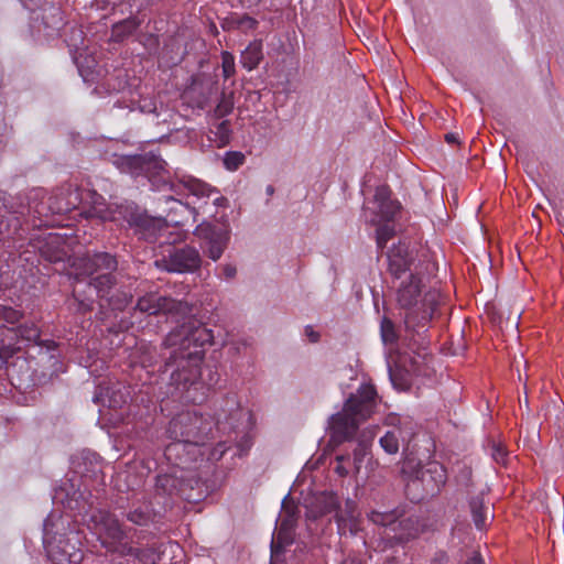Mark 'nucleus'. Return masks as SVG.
Wrapping results in <instances>:
<instances>
[{"label":"nucleus","instance_id":"nucleus-29","mask_svg":"<svg viewBox=\"0 0 564 564\" xmlns=\"http://www.w3.org/2000/svg\"><path fill=\"white\" fill-rule=\"evenodd\" d=\"M455 482L459 490L470 494L474 485L471 467L465 463H457L455 466Z\"/></svg>","mask_w":564,"mask_h":564},{"label":"nucleus","instance_id":"nucleus-11","mask_svg":"<svg viewBox=\"0 0 564 564\" xmlns=\"http://www.w3.org/2000/svg\"><path fill=\"white\" fill-rule=\"evenodd\" d=\"M101 215L102 221H126L140 238L148 241H154L166 226L162 218L151 217L129 202L107 205L106 213Z\"/></svg>","mask_w":564,"mask_h":564},{"label":"nucleus","instance_id":"nucleus-27","mask_svg":"<svg viewBox=\"0 0 564 564\" xmlns=\"http://www.w3.org/2000/svg\"><path fill=\"white\" fill-rule=\"evenodd\" d=\"M388 259L389 270L397 278H401V275L409 270V261L406 258V252L403 248L391 250L388 253Z\"/></svg>","mask_w":564,"mask_h":564},{"label":"nucleus","instance_id":"nucleus-50","mask_svg":"<svg viewBox=\"0 0 564 564\" xmlns=\"http://www.w3.org/2000/svg\"><path fill=\"white\" fill-rule=\"evenodd\" d=\"M445 140L448 142V143H455L457 142V135L454 134V133H447L445 135Z\"/></svg>","mask_w":564,"mask_h":564},{"label":"nucleus","instance_id":"nucleus-3","mask_svg":"<svg viewBox=\"0 0 564 564\" xmlns=\"http://www.w3.org/2000/svg\"><path fill=\"white\" fill-rule=\"evenodd\" d=\"M181 185L189 195L196 197L197 200L193 203L197 206L194 208L204 215L217 218L218 208L228 207V199L220 195L217 188L197 178H184ZM216 220V224L203 221L194 230V236L199 239L204 253L213 261L220 259L230 240V226L226 215H221L219 220Z\"/></svg>","mask_w":564,"mask_h":564},{"label":"nucleus","instance_id":"nucleus-40","mask_svg":"<svg viewBox=\"0 0 564 564\" xmlns=\"http://www.w3.org/2000/svg\"><path fill=\"white\" fill-rule=\"evenodd\" d=\"M366 454H367V444L365 442H361L354 449V458H352V460L350 459V464L354 466V469L356 473L359 471V469L361 467V463H362Z\"/></svg>","mask_w":564,"mask_h":564},{"label":"nucleus","instance_id":"nucleus-8","mask_svg":"<svg viewBox=\"0 0 564 564\" xmlns=\"http://www.w3.org/2000/svg\"><path fill=\"white\" fill-rule=\"evenodd\" d=\"M368 518L373 524L383 528L380 538L373 542L375 551L383 552L397 543L409 541L419 532L417 521L411 517L405 518L401 509L371 511Z\"/></svg>","mask_w":564,"mask_h":564},{"label":"nucleus","instance_id":"nucleus-28","mask_svg":"<svg viewBox=\"0 0 564 564\" xmlns=\"http://www.w3.org/2000/svg\"><path fill=\"white\" fill-rule=\"evenodd\" d=\"M258 21L248 14H232L224 20L223 28L226 30H241L249 31L256 29Z\"/></svg>","mask_w":564,"mask_h":564},{"label":"nucleus","instance_id":"nucleus-20","mask_svg":"<svg viewBox=\"0 0 564 564\" xmlns=\"http://www.w3.org/2000/svg\"><path fill=\"white\" fill-rule=\"evenodd\" d=\"M446 481V468L437 462H430L416 471L415 478L412 479L411 484L416 485L420 482L427 496H435L440 494Z\"/></svg>","mask_w":564,"mask_h":564},{"label":"nucleus","instance_id":"nucleus-45","mask_svg":"<svg viewBox=\"0 0 564 564\" xmlns=\"http://www.w3.org/2000/svg\"><path fill=\"white\" fill-rule=\"evenodd\" d=\"M237 269L234 264L227 263L223 267V275L226 280H231L236 276Z\"/></svg>","mask_w":564,"mask_h":564},{"label":"nucleus","instance_id":"nucleus-35","mask_svg":"<svg viewBox=\"0 0 564 564\" xmlns=\"http://www.w3.org/2000/svg\"><path fill=\"white\" fill-rule=\"evenodd\" d=\"M381 338L384 344H395L398 340V334L394 326V323L388 318L383 317L380 325Z\"/></svg>","mask_w":564,"mask_h":564},{"label":"nucleus","instance_id":"nucleus-48","mask_svg":"<svg viewBox=\"0 0 564 564\" xmlns=\"http://www.w3.org/2000/svg\"><path fill=\"white\" fill-rule=\"evenodd\" d=\"M141 362H142L143 367H145V368H148V367L154 368V366L156 364V361L152 360L150 352H144V355L142 356Z\"/></svg>","mask_w":564,"mask_h":564},{"label":"nucleus","instance_id":"nucleus-36","mask_svg":"<svg viewBox=\"0 0 564 564\" xmlns=\"http://www.w3.org/2000/svg\"><path fill=\"white\" fill-rule=\"evenodd\" d=\"M210 132L215 134L218 147L227 145L231 134L230 122L228 120L220 121L215 126V130Z\"/></svg>","mask_w":564,"mask_h":564},{"label":"nucleus","instance_id":"nucleus-13","mask_svg":"<svg viewBox=\"0 0 564 564\" xmlns=\"http://www.w3.org/2000/svg\"><path fill=\"white\" fill-rule=\"evenodd\" d=\"M175 467L170 471L159 474L155 478V494L162 497H178L187 501L196 500L192 491L198 485V480L194 478L183 463L172 459Z\"/></svg>","mask_w":564,"mask_h":564},{"label":"nucleus","instance_id":"nucleus-41","mask_svg":"<svg viewBox=\"0 0 564 564\" xmlns=\"http://www.w3.org/2000/svg\"><path fill=\"white\" fill-rule=\"evenodd\" d=\"M221 57H223L221 67H223L224 77L230 78L235 74V58L228 52H224Z\"/></svg>","mask_w":564,"mask_h":564},{"label":"nucleus","instance_id":"nucleus-33","mask_svg":"<svg viewBox=\"0 0 564 564\" xmlns=\"http://www.w3.org/2000/svg\"><path fill=\"white\" fill-rule=\"evenodd\" d=\"M376 230V242L380 250H383L387 242L394 236V228L390 223H380Z\"/></svg>","mask_w":564,"mask_h":564},{"label":"nucleus","instance_id":"nucleus-49","mask_svg":"<svg viewBox=\"0 0 564 564\" xmlns=\"http://www.w3.org/2000/svg\"><path fill=\"white\" fill-rule=\"evenodd\" d=\"M466 564H485L479 553L474 552L473 555L467 560Z\"/></svg>","mask_w":564,"mask_h":564},{"label":"nucleus","instance_id":"nucleus-19","mask_svg":"<svg viewBox=\"0 0 564 564\" xmlns=\"http://www.w3.org/2000/svg\"><path fill=\"white\" fill-rule=\"evenodd\" d=\"M335 511V520L340 535H357L360 531V522L357 514V505L354 500L347 499L344 508L338 503L335 496L327 498L325 512Z\"/></svg>","mask_w":564,"mask_h":564},{"label":"nucleus","instance_id":"nucleus-18","mask_svg":"<svg viewBox=\"0 0 564 564\" xmlns=\"http://www.w3.org/2000/svg\"><path fill=\"white\" fill-rule=\"evenodd\" d=\"M162 264L169 272L192 273L200 268L202 257L195 247H175L162 259Z\"/></svg>","mask_w":564,"mask_h":564},{"label":"nucleus","instance_id":"nucleus-21","mask_svg":"<svg viewBox=\"0 0 564 564\" xmlns=\"http://www.w3.org/2000/svg\"><path fill=\"white\" fill-rule=\"evenodd\" d=\"M416 433V425L410 419H399V426L386 432L380 437V445L388 454H397L400 448V443H409Z\"/></svg>","mask_w":564,"mask_h":564},{"label":"nucleus","instance_id":"nucleus-52","mask_svg":"<svg viewBox=\"0 0 564 564\" xmlns=\"http://www.w3.org/2000/svg\"><path fill=\"white\" fill-rule=\"evenodd\" d=\"M389 376H390V379H391L393 386H397V383H395V376L392 372L391 368H389Z\"/></svg>","mask_w":564,"mask_h":564},{"label":"nucleus","instance_id":"nucleus-2","mask_svg":"<svg viewBox=\"0 0 564 564\" xmlns=\"http://www.w3.org/2000/svg\"><path fill=\"white\" fill-rule=\"evenodd\" d=\"M55 213L48 193L33 188L26 195V203L20 197L0 196V241L8 247L22 248L28 239V227L22 219L31 221L33 228L54 227Z\"/></svg>","mask_w":564,"mask_h":564},{"label":"nucleus","instance_id":"nucleus-32","mask_svg":"<svg viewBox=\"0 0 564 564\" xmlns=\"http://www.w3.org/2000/svg\"><path fill=\"white\" fill-rule=\"evenodd\" d=\"M232 109H234L232 93H230V94L223 93L212 116L215 119H221V118L228 116L229 113H231Z\"/></svg>","mask_w":564,"mask_h":564},{"label":"nucleus","instance_id":"nucleus-24","mask_svg":"<svg viewBox=\"0 0 564 564\" xmlns=\"http://www.w3.org/2000/svg\"><path fill=\"white\" fill-rule=\"evenodd\" d=\"M42 256L50 262H62L68 254L63 239L57 234H48L45 242L39 247Z\"/></svg>","mask_w":564,"mask_h":564},{"label":"nucleus","instance_id":"nucleus-5","mask_svg":"<svg viewBox=\"0 0 564 564\" xmlns=\"http://www.w3.org/2000/svg\"><path fill=\"white\" fill-rule=\"evenodd\" d=\"M167 436L173 442L164 451L169 460L175 459L186 463L181 452H187L191 459L196 456L199 446L214 438L215 423L212 415H204L196 411H183L176 414L169 423Z\"/></svg>","mask_w":564,"mask_h":564},{"label":"nucleus","instance_id":"nucleus-23","mask_svg":"<svg viewBox=\"0 0 564 564\" xmlns=\"http://www.w3.org/2000/svg\"><path fill=\"white\" fill-rule=\"evenodd\" d=\"M53 500L56 503H62L65 509L82 513V510L85 508V500L83 494L75 489V486L67 481H64L56 490L53 496Z\"/></svg>","mask_w":564,"mask_h":564},{"label":"nucleus","instance_id":"nucleus-26","mask_svg":"<svg viewBox=\"0 0 564 564\" xmlns=\"http://www.w3.org/2000/svg\"><path fill=\"white\" fill-rule=\"evenodd\" d=\"M262 58V43L253 41L241 52L240 64L243 68L252 70L258 67Z\"/></svg>","mask_w":564,"mask_h":564},{"label":"nucleus","instance_id":"nucleus-42","mask_svg":"<svg viewBox=\"0 0 564 564\" xmlns=\"http://www.w3.org/2000/svg\"><path fill=\"white\" fill-rule=\"evenodd\" d=\"M132 23L129 21L116 24L112 30V36L119 41L132 32Z\"/></svg>","mask_w":564,"mask_h":564},{"label":"nucleus","instance_id":"nucleus-30","mask_svg":"<svg viewBox=\"0 0 564 564\" xmlns=\"http://www.w3.org/2000/svg\"><path fill=\"white\" fill-rule=\"evenodd\" d=\"M128 521L137 524V525H147L149 524L153 518L154 513L150 506L142 505L133 507L128 513H127Z\"/></svg>","mask_w":564,"mask_h":564},{"label":"nucleus","instance_id":"nucleus-55","mask_svg":"<svg viewBox=\"0 0 564 564\" xmlns=\"http://www.w3.org/2000/svg\"><path fill=\"white\" fill-rule=\"evenodd\" d=\"M345 564H359V563L351 561V562L345 563Z\"/></svg>","mask_w":564,"mask_h":564},{"label":"nucleus","instance_id":"nucleus-16","mask_svg":"<svg viewBox=\"0 0 564 564\" xmlns=\"http://www.w3.org/2000/svg\"><path fill=\"white\" fill-rule=\"evenodd\" d=\"M372 206L364 209V217L371 225L380 223H391L400 210V204L391 199L390 191L387 186H379L376 189Z\"/></svg>","mask_w":564,"mask_h":564},{"label":"nucleus","instance_id":"nucleus-6","mask_svg":"<svg viewBox=\"0 0 564 564\" xmlns=\"http://www.w3.org/2000/svg\"><path fill=\"white\" fill-rule=\"evenodd\" d=\"M377 404V391L372 384H361L345 403L343 412L332 415L329 421L330 441L340 444L352 438L359 422L366 420Z\"/></svg>","mask_w":564,"mask_h":564},{"label":"nucleus","instance_id":"nucleus-53","mask_svg":"<svg viewBox=\"0 0 564 564\" xmlns=\"http://www.w3.org/2000/svg\"><path fill=\"white\" fill-rule=\"evenodd\" d=\"M265 192L268 195H272L274 193V187L272 185H268Z\"/></svg>","mask_w":564,"mask_h":564},{"label":"nucleus","instance_id":"nucleus-1","mask_svg":"<svg viewBox=\"0 0 564 564\" xmlns=\"http://www.w3.org/2000/svg\"><path fill=\"white\" fill-rule=\"evenodd\" d=\"M213 330L196 319L178 325L172 329L162 343L161 361L158 371L162 379H169L170 394L186 402H195L196 390L200 384L204 346L212 344Z\"/></svg>","mask_w":564,"mask_h":564},{"label":"nucleus","instance_id":"nucleus-25","mask_svg":"<svg viewBox=\"0 0 564 564\" xmlns=\"http://www.w3.org/2000/svg\"><path fill=\"white\" fill-rule=\"evenodd\" d=\"M470 514L475 527L482 531L488 527L489 520L494 518L489 508L485 505L484 494L471 496L468 501Z\"/></svg>","mask_w":564,"mask_h":564},{"label":"nucleus","instance_id":"nucleus-44","mask_svg":"<svg viewBox=\"0 0 564 564\" xmlns=\"http://www.w3.org/2000/svg\"><path fill=\"white\" fill-rule=\"evenodd\" d=\"M336 460H337V466L335 468L336 473L341 476V477H345L349 474L350 469L347 465H351L350 464V456H344V455H339L336 457Z\"/></svg>","mask_w":564,"mask_h":564},{"label":"nucleus","instance_id":"nucleus-14","mask_svg":"<svg viewBox=\"0 0 564 564\" xmlns=\"http://www.w3.org/2000/svg\"><path fill=\"white\" fill-rule=\"evenodd\" d=\"M135 310L149 315L164 314L180 325L189 322V319H195L193 317V308L187 302L162 296L156 293H148L139 297Z\"/></svg>","mask_w":564,"mask_h":564},{"label":"nucleus","instance_id":"nucleus-22","mask_svg":"<svg viewBox=\"0 0 564 564\" xmlns=\"http://www.w3.org/2000/svg\"><path fill=\"white\" fill-rule=\"evenodd\" d=\"M167 549L174 552V549H180V545L177 543H160L143 549L131 545V551L124 552V554L132 558L133 564H166L164 554Z\"/></svg>","mask_w":564,"mask_h":564},{"label":"nucleus","instance_id":"nucleus-37","mask_svg":"<svg viewBox=\"0 0 564 564\" xmlns=\"http://www.w3.org/2000/svg\"><path fill=\"white\" fill-rule=\"evenodd\" d=\"M490 456L500 465H506L508 459V451L505 445L498 442H490L489 444Z\"/></svg>","mask_w":564,"mask_h":564},{"label":"nucleus","instance_id":"nucleus-12","mask_svg":"<svg viewBox=\"0 0 564 564\" xmlns=\"http://www.w3.org/2000/svg\"><path fill=\"white\" fill-rule=\"evenodd\" d=\"M51 520L44 521V545L47 557L53 564H78L84 554L80 549V534L77 531H70L68 534L59 533L50 539Z\"/></svg>","mask_w":564,"mask_h":564},{"label":"nucleus","instance_id":"nucleus-38","mask_svg":"<svg viewBox=\"0 0 564 564\" xmlns=\"http://www.w3.org/2000/svg\"><path fill=\"white\" fill-rule=\"evenodd\" d=\"M245 162V155L240 152H227L224 158V164L227 170L236 171Z\"/></svg>","mask_w":564,"mask_h":564},{"label":"nucleus","instance_id":"nucleus-4","mask_svg":"<svg viewBox=\"0 0 564 564\" xmlns=\"http://www.w3.org/2000/svg\"><path fill=\"white\" fill-rule=\"evenodd\" d=\"M397 301L404 313L405 338L424 347L425 334L437 305L435 292L423 293V284L420 276L410 273L398 286Z\"/></svg>","mask_w":564,"mask_h":564},{"label":"nucleus","instance_id":"nucleus-31","mask_svg":"<svg viewBox=\"0 0 564 564\" xmlns=\"http://www.w3.org/2000/svg\"><path fill=\"white\" fill-rule=\"evenodd\" d=\"M17 336L26 344H37L40 340V329L34 323H24L17 327Z\"/></svg>","mask_w":564,"mask_h":564},{"label":"nucleus","instance_id":"nucleus-15","mask_svg":"<svg viewBox=\"0 0 564 564\" xmlns=\"http://www.w3.org/2000/svg\"><path fill=\"white\" fill-rule=\"evenodd\" d=\"M112 163L121 172L131 175L160 173L166 166V162L154 152L134 155L113 154Z\"/></svg>","mask_w":564,"mask_h":564},{"label":"nucleus","instance_id":"nucleus-34","mask_svg":"<svg viewBox=\"0 0 564 564\" xmlns=\"http://www.w3.org/2000/svg\"><path fill=\"white\" fill-rule=\"evenodd\" d=\"M132 295L124 291H118L110 294L106 301L113 311H123L131 302Z\"/></svg>","mask_w":564,"mask_h":564},{"label":"nucleus","instance_id":"nucleus-47","mask_svg":"<svg viewBox=\"0 0 564 564\" xmlns=\"http://www.w3.org/2000/svg\"><path fill=\"white\" fill-rule=\"evenodd\" d=\"M305 334L312 343H316L319 339V334L315 332L312 326L305 327Z\"/></svg>","mask_w":564,"mask_h":564},{"label":"nucleus","instance_id":"nucleus-9","mask_svg":"<svg viewBox=\"0 0 564 564\" xmlns=\"http://www.w3.org/2000/svg\"><path fill=\"white\" fill-rule=\"evenodd\" d=\"M87 528L97 536L101 546L115 554L131 551L129 531L123 528L118 518L108 510L94 509L84 516Z\"/></svg>","mask_w":564,"mask_h":564},{"label":"nucleus","instance_id":"nucleus-10","mask_svg":"<svg viewBox=\"0 0 564 564\" xmlns=\"http://www.w3.org/2000/svg\"><path fill=\"white\" fill-rule=\"evenodd\" d=\"M76 280L80 281V276L89 278L88 285L93 286L101 300H106L115 285L117 278L113 272L118 268V261L115 256L108 252H96L87 254L77 260Z\"/></svg>","mask_w":564,"mask_h":564},{"label":"nucleus","instance_id":"nucleus-17","mask_svg":"<svg viewBox=\"0 0 564 564\" xmlns=\"http://www.w3.org/2000/svg\"><path fill=\"white\" fill-rule=\"evenodd\" d=\"M243 415L237 394L230 393L216 402L212 419L215 430L226 433L236 430Z\"/></svg>","mask_w":564,"mask_h":564},{"label":"nucleus","instance_id":"nucleus-51","mask_svg":"<svg viewBox=\"0 0 564 564\" xmlns=\"http://www.w3.org/2000/svg\"><path fill=\"white\" fill-rule=\"evenodd\" d=\"M83 458L88 459L90 462V464H93V460H97L98 457L95 454H87Z\"/></svg>","mask_w":564,"mask_h":564},{"label":"nucleus","instance_id":"nucleus-7","mask_svg":"<svg viewBox=\"0 0 564 564\" xmlns=\"http://www.w3.org/2000/svg\"><path fill=\"white\" fill-rule=\"evenodd\" d=\"M50 199L55 215H64L78 210L84 218H98L102 220L107 203L105 198L93 189H79L70 185L62 186L52 192Z\"/></svg>","mask_w":564,"mask_h":564},{"label":"nucleus","instance_id":"nucleus-39","mask_svg":"<svg viewBox=\"0 0 564 564\" xmlns=\"http://www.w3.org/2000/svg\"><path fill=\"white\" fill-rule=\"evenodd\" d=\"M22 317V314L12 308L4 305H0V321H3L9 324L18 323Z\"/></svg>","mask_w":564,"mask_h":564},{"label":"nucleus","instance_id":"nucleus-43","mask_svg":"<svg viewBox=\"0 0 564 564\" xmlns=\"http://www.w3.org/2000/svg\"><path fill=\"white\" fill-rule=\"evenodd\" d=\"M73 296H74L75 301L77 302V310L80 313L90 312L93 310L94 301L90 299H79V292L76 288H74Z\"/></svg>","mask_w":564,"mask_h":564},{"label":"nucleus","instance_id":"nucleus-54","mask_svg":"<svg viewBox=\"0 0 564 564\" xmlns=\"http://www.w3.org/2000/svg\"><path fill=\"white\" fill-rule=\"evenodd\" d=\"M387 564H398L395 561L391 560Z\"/></svg>","mask_w":564,"mask_h":564},{"label":"nucleus","instance_id":"nucleus-46","mask_svg":"<svg viewBox=\"0 0 564 564\" xmlns=\"http://www.w3.org/2000/svg\"><path fill=\"white\" fill-rule=\"evenodd\" d=\"M110 564H133L132 558L126 554H117L115 558L111 560Z\"/></svg>","mask_w":564,"mask_h":564}]
</instances>
